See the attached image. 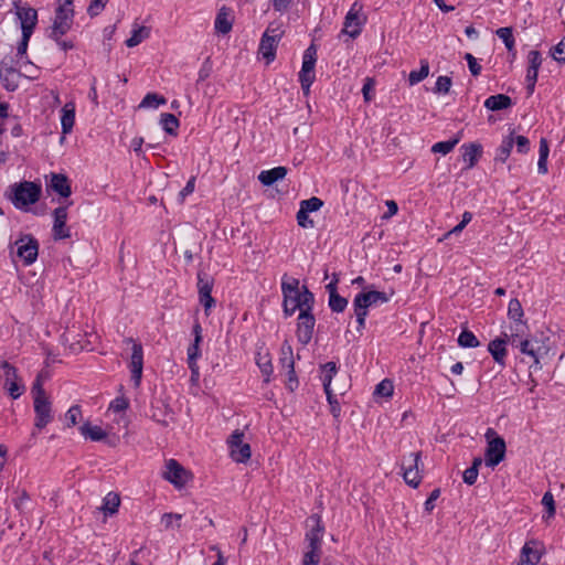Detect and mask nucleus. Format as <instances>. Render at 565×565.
Segmentation results:
<instances>
[{
    "label": "nucleus",
    "mask_w": 565,
    "mask_h": 565,
    "mask_svg": "<svg viewBox=\"0 0 565 565\" xmlns=\"http://www.w3.org/2000/svg\"><path fill=\"white\" fill-rule=\"evenodd\" d=\"M41 192V185L31 181H23L12 186V194L9 198L17 209L23 210L38 202Z\"/></svg>",
    "instance_id": "nucleus-1"
},
{
    "label": "nucleus",
    "mask_w": 565,
    "mask_h": 565,
    "mask_svg": "<svg viewBox=\"0 0 565 565\" xmlns=\"http://www.w3.org/2000/svg\"><path fill=\"white\" fill-rule=\"evenodd\" d=\"M284 315L291 317L297 310H312L315 305V296L307 286L301 287V291L295 294H282Z\"/></svg>",
    "instance_id": "nucleus-2"
},
{
    "label": "nucleus",
    "mask_w": 565,
    "mask_h": 565,
    "mask_svg": "<svg viewBox=\"0 0 565 565\" xmlns=\"http://www.w3.org/2000/svg\"><path fill=\"white\" fill-rule=\"evenodd\" d=\"M73 0H58L50 36L54 40L66 34L73 24Z\"/></svg>",
    "instance_id": "nucleus-3"
},
{
    "label": "nucleus",
    "mask_w": 565,
    "mask_h": 565,
    "mask_svg": "<svg viewBox=\"0 0 565 565\" xmlns=\"http://www.w3.org/2000/svg\"><path fill=\"white\" fill-rule=\"evenodd\" d=\"M486 437L488 439V445L486 448L484 461L488 467L498 466L505 456V441L502 437L498 436L497 433L489 428Z\"/></svg>",
    "instance_id": "nucleus-4"
},
{
    "label": "nucleus",
    "mask_w": 565,
    "mask_h": 565,
    "mask_svg": "<svg viewBox=\"0 0 565 565\" xmlns=\"http://www.w3.org/2000/svg\"><path fill=\"white\" fill-rule=\"evenodd\" d=\"M317 62V49L315 44H311L303 53L302 66L299 72V82L301 84V88L306 95L310 92V86L312 85L316 74L315 66Z\"/></svg>",
    "instance_id": "nucleus-5"
},
{
    "label": "nucleus",
    "mask_w": 565,
    "mask_h": 565,
    "mask_svg": "<svg viewBox=\"0 0 565 565\" xmlns=\"http://www.w3.org/2000/svg\"><path fill=\"white\" fill-rule=\"evenodd\" d=\"M282 34L284 31L279 26L274 29L271 25H269L263 34L258 51L267 63H270L275 60L277 44Z\"/></svg>",
    "instance_id": "nucleus-6"
},
{
    "label": "nucleus",
    "mask_w": 565,
    "mask_h": 565,
    "mask_svg": "<svg viewBox=\"0 0 565 565\" xmlns=\"http://www.w3.org/2000/svg\"><path fill=\"white\" fill-rule=\"evenodd\" d=\"M244 433L236 429L227 439L230 456L236 462H246L249 460L252 451L250 446L243 441Z\"/></svg>",
    "instance_id": "nucleus-7"
},
{
    "label": "nucleus",
    "mask_w": 565,
    "mask_h": 565,
    "mask_svg": "<svg viewBox=\"0 0 565 565\" xmlns=\"http://www.w3.org/2000/svg\"><path fill=\"white\" fill-rule=\"evenodd\" d=\"M125 343L131 344V356L129 369L131 372V380L136 387L140 385L143 369V350L142 345L135 341L132 338H126Z\"/></svg>",
    "instance_id": "nucleus-8"
},
{
    "label": "nucleus",
    "mask_w": 565,
    "mask_h": 565,
    "mask_svg": "<svg viewBox=\"0 0 565 565\" xmlns=\"http://www.w3.org/2000/svg\"><path fill=\"white\" fill-rule=\"evenodd\" d=\"M17 255L23 260L25 266L32 265L39 255V242L31 234L21 236L15 241Z\"/></svg>",
    "instance_id": "nucleus-9"
},
{
    "label": "nucleus",
    "mask_w": 565,
    "mask_h": 565,
    "mask_svg": "<svg viewBox=\"0 0 565 565\" xmlns=\"http://www.w3.org/2000/svg\"><path fill=\"white\" fill-rule=\"evenodd\" d=\"M33 406L35 413L34 426L38 429H43L53 420L52 403L47 396H43L41 393L40 396H34Z\"/></svg>",
    "instance_id": "nucleus-10"
},
{
    "label": "nucleus",
    "mask_w": 565,
    "mask_h": 565,
    "mask_svg": "<svg viewBox=\"0 0 565 565\" xmlns=\"http://www.w3.org/2000/svg\"><path fill=\"white\" fill-rule=\"evenodd\" d=\"M0 369L3 370V386L8 391L9 395L17 399L24 391V386L18 383V371L9 362L0 360Z\"/></svg>",
    "instance_id": "nucleus-11"
},
{
    "label": "nucleus",
    "mask_w": 565,
    "mask_h": 565,
    "mask_svg": "<svg viewBox=\"0 0 565 565\" xmlns=\"http://www.w3.org/2000/svg\"><path fill=\"white\" fill-rule=\"evenodd\" d=\"M420 456V451L412 452L407 458H404L402 465L403 478L405 482L413 488H417L422 481L418 468Z\"/></svg>",
    "instance_id": "nucleus-12"
},
{
    "label": "nucleus",
    "mask_w": 565,
    "mask_h": 565,
    "mask_svg": "<svg viewBox=\"0 0 565 565\" xmlns=\"http://www.w3.org/2000/svg\"><path fill=\"white\" fill-rule=\"evenodd\" d=\"M315 326L316 318L312 310H301L298 316L296 330L297 339L301 344L306 345L311 341Z\"/></svg>",
    "instance_id": "nucleus-13"
},
{
    "label": "nucleus",
    "mask_w": 565,
    "mask_h": 565,
    "mask_svg": "<svg viewBox=\"0 0 565 565\" xmlns=\"http://www.w3.org/2000/svg\"><path fill=\"white\" fill-rule=\"evenodd\" d=\"M214 280L206 273H198V291L200 303L204 307L205 315L215 306V299L212 297Z\"/></svg>",
    "instance_id": "nucleus-14"
},
{
    "label": "nucleus",
    "mask_w": 565,
    "mask_h": 565,
    "mask_svg": "<svg viewBox=\"0 0 565 565\" xmlns=\"http://www.w3.org/2000/svg\"><path fill=\"white\" fill-rule=\"evenodd\" d=\"M15 14L20 20L21 30L23 34H32L38 23V12L31 7L21 6L20 2H14Z\"/></svg>",
    "instance_id": "nucleus-15"
},
{
    "label": "nucleus",
    "mask_w": 565,
    "mask_h": 565,
    "mask_svg": "<svg viewBox=\"0 0 565 565\" xmlns=\"http://www.w3.org/2000/svg\"><path fill=\"white\" fill-rule=\"evenodd\" d=\"M390 301V296L384 291H364L354 297L353 307H360L367 311V308Z\"/></svg>",
    "instance_id": "nucleus-16"
},
{
    "label": "nucleus",
    "mask_w": 565,
    "mask_h": 565,
    "mask_svg": "<svg viewBox=\"0 0 565 565\" xmlns=\"http://www.w3.org/2000/svg\"><path fill=\"white\" fill-rule=\"evenodd\" d=\"M53 238L55 241L65 239L71 237V230L66 225L67 222V206H58L53 211Z\"/></svg>",
    "instance_id": "nucleus-17"
},
{
    "label": "nucleus",
    "mask_w": 565,
    "mask_h": 565,
    "mask_svg": "<svg viewBox=\"0 0 565 565\" xmlns=\"http://www.w3.org/2000/svg\"><path fill=\"white\" fill-rule=\"evenodd\" d=\"M529 67L526 71V90L527 95H532L535 89V84L537 81L539 70L542 65V56L541 53L536 50H532L527 55Z\"/></svg>",
    "instance_id": "nucleus-18"
},
{
    "label": "nucleus",
    "mask_w": 565,
    "mask_h": 565,
    "mask_svg": "<svg viewBox=\"0 0 565 565\" xmlns=\"http://www.w3.org/2000/svg\"><path fill=\"white\" fill-rule=\"evenodd\" d=\"M361 8L358 2H354L344 19L342 32L352 39L359 36L362 31L363 21L359 18Z\"/></svg>",
    "instance_id": "nucleus-19"
},
{
    "label": "nucleus",
    "mask_w": 565,
    "mask_h": 565,
    "mask_svg": "<svg viewBox=\"0 0 565 565\" xmlns=\"http://www.w3.org/2000/svg\"><path fill=\"white\" fill-rule=\"evenodd\" d=\"M166 480L181 488L186 483V470L174 459L167 461V470L163 473Z\"/></svg>",
    "instance_id": "nucleus-20"
},
{
    "label": "nucleus",
    "mask_w": 565,
    "mask_h": 565,
    "mask_svg": "<svg viewBox=\"0 0 565 565\" xmlns=\"http://www.w3.org/2000/svg\"><path fill=\"white\" fill-rule=\"evenodd\" d=\"M313 522L311 529L306 533V541L308 542V550L321 551L322 534L324 527L321 523V519L318 515L310 518Z\"/></svg>",
    "instance_id": "nucleus-21"
},
{
    "label": "nucleus",
    "mask_w": 565,
    "mask_h": 565,
    "mask_svg": "<svg viewBox=\"0 0 565 565\" xmlns=\"http://www.w3.org/2000/svg\"><path fill=\"white\" fill-rule=\"evenodd\" d=\"M510 342V337L504 333L503 337L495 338L488 344V351L492 355L493 360L501 366L505 365L507 358V343Z\"/></svg>",
    "instance_id": "nucleus-22"
},
{
    "label": "nucleus",
    "mask_w": 565,
    "mask_h": 565,
    "mask_svg": "<svg viewBox=\"0 0 565 565\" xmlns=\"http://www.w3.org/2000/svg\"><path fill=\"white\" fill-rule=\"evenodd\" d=\"M337 282L338 278L334 277V279L326 287L329 291V307L333 312H342L348 306V300L338 294Z\"/></svg>",
    "instance_id": "nucleus-23"
},
{
    "label": "nucleus",
    "mask_w": 565,
    "mask_h": 565,
    "mask_svg": "<svg viewBox=\"0 0 565 565\" xmlns=\"http://www.w3.org/2000/svg\"><path fill=\"white\" fill-rule=\"evenodd\" d=\"M49 188L63 198H68L72 193L68 178L62 173H51Z\"/></svg>",
    "instance_id": "nucleus-24"
},
{
    "label": "nucleus",
    "mask_w": 565,
    "mask_h": 565,
    "mask_svg": "<svg viewBox=\"0 0 565 565\" xmlns=\"http://www.w3.org/2000/svg\"><path fill=\"white\" fill-rule=\"evenodd\" d=\"M462 149V159L467 163V169L473 168L479 158L482 154V147L479 143H465L461 147Z\"/></svg>",
    "instance_id": "nucleus-25"
},
{
    "label": "nucleus",
    "mask_w": 565,
    "mask_h": 565,
    "mask_svg": "<svg viewBox=\"0 0 565 565\" xmlns=\"http://www.w3.org/2000/svg\"><path fill=\"white\" fill-rule=\"evenodd\" d=\"M287 174V168L276 167L270 170H264L258 174V180L263 185L270 186L275 182L282 180Z\"/></svg>",
    "instance_id": "nucleus-26"
},
{
    "label": "nucleus",
    "mask_w": 565,
    "mask_h": 565,
    "mask_svg": "<svg viewBox=\"0 0 565 565\" xmlns=\"http://www.w3.org/2000/svg\"><path fill=\"white\" fill-rule=\"evenodd\" d=\"M75 124V105L70 102L66 103L62 108L61 126L62 132L67 135L72 131Z\"/></svg>",
    "instance_id": "nucleus-27"
},
{
    "label": "nucleus",
    "mask_w": 565,
    "mask_h": 565,
    "mask_svg": "<svg viewBox=\"0 0 565 565\" xmlns=\"http://www.w3.org/2000/svg\"><path fill=\"white\" fill-rule=\"evenodd\" d=\"M512 106V99L504 94L491 95L484 100V107L489 110H502Z\"/></svg>",
    "instance_id": "nucleus-28"
},
{
    "label": "nucleus",
    "mask_w": 565,
    "mask_h": 565,
    "mask_svg": "<svg viewBox=\"0 0 565 565\" xmlns=\"http://www.w3.org/2000/svg\"><path fill=\"white\" fill-rule=\"evenodd\" d=\"M21 76V73L17 68H0V78L2 81L3 87L8 92H13L18 88V78Z\"/></svg>",
    "instance_id": "nucleus-29"
},
{
    "label": "nucleus",
    "mask_w": 565,
    "mask_h": 565,
    "mask_svg": "<svg viewBox=\"0 0 565 565\" xmlns=\"http://www.w3.org/2000/svg\"><path fill=\"white\" fill-rule=\"evenodd\" d=\"M233 20L228 10L223 7L220 9L216 18H215V29L217 32L222 34H226L232 30Z\"/></svg>",
    "instance_id": "nucleus-30"
},
{
    "label": "nucleus",
    "mask_w": 565,
    "mask_h": 565,
    "mask_svg": "<svg viewBox=\"0 0 565 565\" xmlns=\"http://www.w3.org/2000/svg\"><path fill=\"white\" fill-rule=\"evenodd\" d=\"M518 333H512L510 337V343L513 347H518L523 354H526L534 359V363L539 364V356L533 348V343L529 340H518Z\"/></svg>",
    "instance_id": "nucleus-31"
},
{
    "label": "nucleus",
    "mask_w": 565,
    "mask_h": 565,
    "mask_svg": "<svg viewBox=\"0 0 565 565\" xmlns=\"http://www.w3.org/2000/svg\"><path fill=\"white\" fill-rule=\"evenodd\" d=\"M514 145V131H511L509 136H507L499 148L497 149V154L494 160L500 162H505L509 158L511 150Z\"/></svg>",
    "instance_id": "nucleus-32"
},
{
    "label": "nucleus",
    "mask_w": 565,
    "mask_h": 565,
    "mask_svg": "<svg viewBox=\"0 0 565 565\" xmlns=\"http://www.w3.org/2000/svg\"><path fill=\"white\" fill-rule=\"evenodd\" d=\"M79 431L85 438H89L93 441H100L107 436L100 426H93L89 423L83 424L79 427Z\"/></svg>",
    "instance_id": "nucleus-33"
},
{
    "label": "nucleus",
    "mask_w": 565,
    "mask_h": 565,
    "mask_svg": "<svg viewBox=\"0 0 565 565\" xmlns=\"http://www.w3.org/2000/svg\"><path fill=\"white\" fill-rule=\"evenodd\" d=\"M120 505V497L116 492H108L103 500V505L100 510L105 513V515H113L117 513L118 508Z\"/></svg>",
    "instance_id": "nucleus-34"
},
{
    "label": "nucleus",
    "mask_w": 565,
    "mask_h": 565,
    "mask_svg": "<svg viewBox=\"0 0 565 565\" xmlns=\"http://www.w3.org/2000/svg\"><path fill=\"white\" fill-rule=\"evenodd\" d=\"M508 316L510 319L516 322L515 331H521L523 323L521 322V318L523 317L522 305L518 299H511L508 307Z\"/></svg>",
    "instance_id": "nucleus-35"
},
{
    "label": "nucleus",
    "mask_w": 565,
    "mask_h": 565,
    "mask_svg": "<svg viewBox=\"0 0 565 565\" xmlns=\"http://www.w3.org/2000/svg\"><path fill=\"white\" fill-rule=\"evenodd\" d=\"M160 125L167 134L171 136L178 135V128L180 126V122L179 119L173 114H161Z\"/></svg>",
    "instance_id": "nucleus-36"
},
{
    "label": "nucleus",
    "mask_w": 565,
    "mask_h": 565,
    "mask_svg": "<svg viewBox=\"0 0 565 565\" xmlns=\"http://www.w3.org/2000/svg\"><path fill=\"white\" fill-rule=\"evenodd\" d=\"M280 351L281 356L279 360L281 366L286 369L288 373H292V369L295 367V360L291 345L287 341H285L281 345Z\"/></svg>",
    "instance_id": "nucleus-37"
},
{
    "label": "nucleus",
    "mask_w": 565,
    "mask_h": 565,
    "mask_svg": "<svg viewBox=\"0 0 565 565\" xmlns=\"http://www.w3.org/2000/svg\"><path fill=\"white\" fill-rule=\"evenodd\" d=\"M150 35V29L147 26H137L132 30L130 38L126 40V45L128 47H135L140 44L143 40L148 39Z\"/></svg>",
    "instance_id": "nucleus-38"
},
{
    "label": "nucleus",
    "mask_w": 565,
    "mask_h": 565,
    "mask_svg": "<svg viewBox=\"0 0 565 565\" xmlns=\"http://www.w3.org/2000/svg\"><path fill=\"white\" fill-rule=\"evenodd\" d=\"M540 558L539 552L525 544L521 551L519 565H536Z\"/></svg>",
    "instance_id": "nucleus-39"
},
{
    "label": "nucleus",
    "mask_w": 565,
    "mask_h": 565,
    "mask_svg": "<svg viewBox=\"0 0 565 565\" xmlns=\"http://www.w3.org/2000/svg\"><path fill=\"white\" fill-rule=\"evenodd\" d=\"M429 74V63L427 60H420V68L418 71H412L408 75L409 85H416L424 81Z\"/></svg>",
    "instance_id": "nucleus-40"
},
{
    "label": "nucleus",
    "mask_w": 565,
    "mask_h": 565,
    "mask_svg": "<svg viewBox=\"0 0 565 565\" xmlns=\"http://www.w3.org/2000/svg\"><path fill=\"white\" fill-rule=\"evenodd\" d=\"M458 344L461 348H477L480 345L479 340L473 334V332L465 329L461 331V333L458 337Z\"/></svg>",
    "instance_id": "nucleus-41"
},
{
    "label": "nucleus",
    "mask_w": 565,
    "mask_h": 565,
    "mask_svg": "<svg viewBox=\"0 0 565 565\" xmlns=\"http://www.w3.org/2000/svg\"><path fill=\"white\" fill-rule=\"evenodd\" d=\"M166 103H167V99L163 96L158 95L156 93H148L141 100L139 107L140 108H149V107L157 108L159 105H164Z\"/></svg>",
    "instance_id": "nucleus-42"
},
{
    "label": "nucleus",
    "mask_w": 565,
    "mask_h": 565,
    "mask_svg": "<svg viewBox=\"0 0 565 565\" xmlns=\"http://www.w3.org/2000/svg\"><path fill=\"white\" fill-rule=\"evenodd\" d=\"M459 140L460 139L458 137H456L454 139H449V140H446V141L436 142L431 147V151L434 153L448 154L449 152H451L454 150V148L457 146Z\"/></svg>",
    "instance_id": "nucleus-43"
},
{
    "label": "nucleus",
    "mask_w": 565,
    "mask_h": 565,
    "mask_svg": "<svg viewBox=\"0 0 565 565\" xmlns=\"http://www.w3.org/2000/svg\"><path fill=\"white\" fill-rule=\"evenodd\" d=\"M495 34L503 41L507 50L512 52L514 50V38L513 31L510 26L500 28L495 31Z\"/></svg>",
    "instance_id": "nucleus-44"
},
{
    "label": "nucleus",
    "mask_w": 565,
    "mask_h": 565,
    "mask_svg": "<svg viewBox=\"0 0 565 565\" xmlns=\"http://www.w3.org/2000/svg\"><path fill=\"white\" fill-rule=\"evenodd\" d=\"M158 403H160L161 406H152L153 413L151 417L162 426H168L167 415L170 409L163 402L159 401Z\"/></svg>",
    "instance_id": "nucleus-45"
},
{
    "label": "nucleus",
    "mask_w": 565,
    "mask_h": 565,
    "mask_svg": "<svg viewBox=\"0 0 565 565\" xmlns=\"http://www.w3.org/2000/svg\"><path fill=\"white\" fill-rule=\"evenodd\" d=\"M257 365L260 369V372L263 373V375L266 376L265 382L268 383L270 381L269 377L273 373V365H271V361H270L268 354H265V355L258 354Z\"/></svg>",
    "instance_id": "nucleus-46"
},
{
    "label": "nucleus",
    "mask_w": 565,
    "mask_h": 565,
    "mask_svg": "<svg viewBox=\"0 0 565 565\" xmlns=\"http://www.w3.org/2000/svg\"><path fill=\"white\" fill-rule=\"evenodd\" d=\"M281 291L282 294H295L297 291H301V288L299 287V279L287 277V275H285L281 280Z\"/></svg>",
    "instance_id": "nucleus-47"
},
{
    "label": "nucleus",
    "mask_w": 565,
    "mask_h": 565,
    "mask_svg": "<svg viewBox=\"0 0 565 565\" xmlns=\"http://www.w3.org/2000/svg\"><path fill=\"white\" fill-rule=\"evenodd\" d=\"M323 205V201L317 196H312L308 200H302L300 202V210L306 211V213L316 212L320 210Z\"/></svg>",
    "instance_id": "nucleus-48"
},
{
    "label": "nucleus",
    "mask_w": 565,
    "mask_h": 565,
    "mask_svg": "<svg viewBox=\"0 0 565 565\" xmlns=\"http://www.w3.org/2000/svg\"><path fill=\"white\" fill-rule=\"evenodd\" d=\"M323 377H322V383H323V388H328L331 386V381H332V377L335 375L337 373V364L334 362H327L323 366Z\"/></svg>",
    "instance_id": "nucleus-49"
},
{
    "label": "nucleus",
    "mask_w": 565,
    "mask_h": 565,
    "mask_svg": "<svg viewBox=\"0 0 565 565\" xmlns=\"http://www.w3.org/2000/svg\"><path fill=\"white\" fill-rule=\"evenodd\" d=\"M323 377H322V383H323V388H328L331 386V381H332V377L335 375L337 373V364L334 362H327L323 366Z\"/></svg>",
    "instance_id": "nucleus-50"
},
{
    "label": "nucleus",
    "mask_w": 565,
    "mask_h": 565,
    "mask_svg": "<svg viewBox=\"0 0 565 565\" xmlns=\"http://www.w3.org/2000/svg\"><path fill=\"white\" fill-rule=\"evenodd\" d=\"M82 418V409L78 405L72 406L65 414V423L67 427L75 426Z\"/></svg>",
    "instance_id": "nucleus-51"
},
{
    "label": "nucleus",
    "mask_w": 565,
    "mask_h": 565,
    "mask_svg": "<svg viewBox=\"0 0 565 565\" xmlns=\"http://www.w3.org/2000/svg\"><path fill=\"white\" fill-rule=\"evenodd\" d=\"M393 391H394V386H393L392 381L385 379L376 385L374 394L384 396V397H390L393 395Z\"/></svg>",
    "instance_id": "nucleus-52"
},
{
    "label": "nucleus",
    "mask_w": 565,
    "mask_h": 565,
    "mask_svg": "<svg viewBox=\"0 0 565 565\" xmlns=\"http://www.w3.org/2000/svg\"><path fill=\"white\" fill-rule=\"evenodd\" d=\"M451 78L449 76H439L436 81L434 92L437 94H447L451 87Z\"/></svg>",
    "instance_id": "nucleus-53"
},
{
    "label": "nucleus",
    "mask_w": 565,
    "mask_h": 565,
    "mask_svg": "<svg viewBox=\"0 0 565 565\" xmlns=\"http://www.w3.org/2000/svg\"><path fill=\"white\" fill-rule=\"evenodd\" d=\"M109 0H92L88 8L87 13L94 18L97 17L105 8Z\"/></svg>",
    "instance_id": "nucleus-54"
},
{
    "label": "nucleus",
    "mask_w": 565,
    "mask_h": 565,
    "mask_svg": "<svg viewBox=\"0 0 565 565\" xmlns=\"http://www.w3.org/2000/svg\"><path fill=\"white\" fill-rule=\"evenodd\" d=\"M321 551L308 550L302 559V565H318L320 562Z\"/></svg>",
    "instance_id": "nucleus-55"
},
{
    "label": "nucleus",
    "mask_w": 565,
    "mask_h": 565,
    "mask_svg": "<svg viewBox=\"0 0 565 565\" xmlns=\"http://www.w3.org/2000/svg\"><path fill=\"white\" fill-rule=\"evenodd\" d=\"M298 225L302 228H312L315 226L313 221L309 217V213L299 209L296 215Z\"/></svg>",
    "instance_id": "nucleus-56"
},
{
    "label": "nucleus",
    "mask_w": 565,
    "mask_h": 565,
    "mask_svg": "<svg viewBox=\"0 0 565 565\" xmlns=\"http://www.w3.org/2000/svg\"><path fill=\"white\" fill-rule=\"evenodd\" d=\"M542 504L546 508L548 518L555 515V501L551 492L544 493L542 498Z\"/></svg>",
    "instance_id": "nucleus-57"
},
{
    "label": "nucleus",
    "mask_w": 565,
    "mask_h": 565,
    "mask_svg": "<svg viewBox=\"0 0 565 565\" xmlns=\"http://www.w3.org/2000/svg\"><path fill=\"white\" fill-rule=\"evenodd\" d=\"M129 402L126 397L119 396L116 397L109 405V409L114 411L115 413L124 412L128 408Z\"/></svg>",
    "instance_id": "nucleus-58"
},
{
    "label": "nucleus",
    "mask_w": 565,
    "mask_h": 565,
    "mask_svg": "<svg viewBox=\"0 0 565 565\" xmlns=\"http://www.w3.org/2000/svg\"><path fill=\"white\" fill-rule=\"evenodd\" d=\"M552 56L555 61L565 63V36L553 47Z\"/></svg>",
    "instance_id": "nucleus-59"
},
{
    "label": "nucleus",
    "mask_w": 565,
    "mask_h": 565,
    "mask_svg": "<svg viewBox=\"0 0 565 565\" xmlns=\"http://www.w3.org/2000/svg\"><path fill=\"white\" fill-rule=\"evenodd\" d=\"M465 60H466V61H467V63H468L469 71L471 72V74H472L473 76L479 75V74H480V72H481V66H480V64L477 62L476 57H475L472 54L467 53V54L465 55Z\"/></svg>",
    "instance_id": "nucleus-60"
},
{
    "label": "nucleus",
    "mask_w": 565,
    "mask_h": 565,
    "mask_svg": "<svg viewBox=\"0 0 565 565\" xmlns=\"http://www.w3.org/2000/svg\"><path fill=\"white\" fill-rule=\"evenodd\" d=\"M373 90H374V81L370 77L365 78V82L363 84L362 93L365 102H370L373 98Z\"/></svg>",
    "instance_id": "nucleus-61"
},
{
    "label": "nucleus",
    "mask_w": 565,
    "mask_h": 565,
    "mask_svg": "<svg viewBox=\"0 0 565 565\" xmlns=\"http://www.w3.org/2000/svg\"><path fill=\"white\" fill-rule=\"evenodd\" d=\"M478 472L479 470L475 467L467 468L462 475L463 481L467 484L472 486L477 481Z\"/></svg>",
    "instance_id": "nucleus-62"
},
{
    "label": "nucleus",
    "mask_w": 565,
    "mask_h": 565,
    "mask_svg": "<svg viewBox=\"0 0 565 565\" xmlns=\"http://www.w3.org/2000/svg\"><path fill=\"white\" fill-rule=\"evenodd\" d=\"M514 143L520 153H526L530 150V140L524 136L514 137Z\"/></svg>",
    "instance_id": "nucleus-63"
},
{
    "label": "nucleus",
    "mask_w": 565,
    "mask_h": 565,
    "mask_svg": "<svg viewBox=\"0 0 565 565\" xmlns=\"http://www.w3.org/2000/svg\"><path fill=\"white\" fill-rule=\"evenodd\" d=\"M31 35L32 34H23L22 33L21 41L19 42L18 49H17L18 57H23L26 54V50H28V45H29Z\"/></svg>",
    "instance_id": "nucleus-64"
}]
</instances>
